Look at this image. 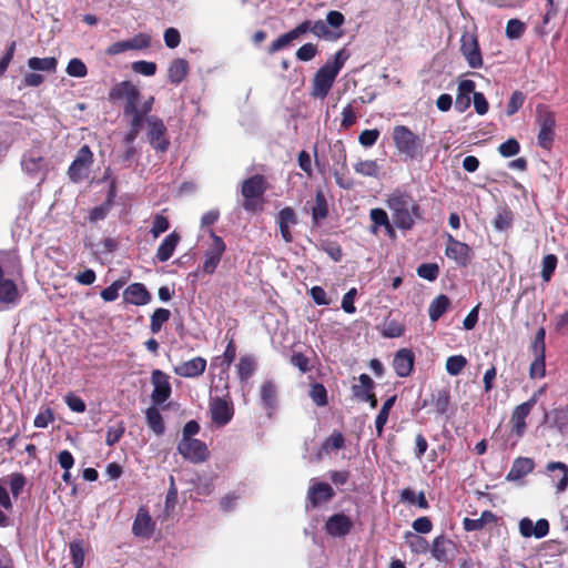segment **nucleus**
Segmentation results:
<instances>
[{"label": "nucleus", "instance_id": "nucleus-1", "mask_svg": "<svg viewBox=\"0 0 568 568\" xmlns=\"http://www.w3.org/2000/svg\"><path fill=\"white\" fill-rule=\"evenodd\" d=\"M386 205L393 213L395 226L399 230L409 231L414 227L416 221L424 219L420 205L405 190L395 189L389 193Z\"/></svg>", "mask_w": 568, "mask_h": 568}, {"label": "nucleus", "instance_id": "nucleus-2", "mask_svg": "<svg viewBox=\"0 0 568 568\" xmlns=\"http://www.w3.org/2000/svg\"><path fill=\"white\" fill-rule=\"evenodd\" d=\"M348 57V52L341 49L335 53L333 61H327L316 71L312 82L311 94L313 98L324 99L327 97Z\"/></svg>", "mask_w": 568, "mask_h": 568}, {"label": "nucleus", "instance_id": "nucleus-3", "mask_svg": "<svg viewBox=\"0 0 568 568\" xmlns=\"http://www.w3.org/2000/svg\"><path fill=\"white\" fill-rule=\"evenodd\" d=\"M268 187V182L262 174H254L245 179L241 186L243 210L254 214L262 212L265 204L264 194Z\"/></svg>", "mask_w": 568, "mask_h": 568}, {"label": "nucleus", "instance_id": "nucleus-4", "mask_svg": "<svg viewBox=\"0 0 568 568\" xmlns=\"http://www.w3.org/2000/svg\"><path fill=\"white\" fill-rule=\"evenodd\" d=\"M536 124L538 125L537 143L538 145L550 151L556 136V114L546 104L536 106Z\"/></svg>", "mask_w": 568, "mask_h": 568}, {"label": "nucleus", "instance_id": "nucleus-5", "mask_svg": "<svg viewBox=\"0 0 568 568\" xmlns=\"http://www.w3.org/2000/svg\"><path fill=\"white\" fill-rule=\"evenodd\" d=\"M142 98L141 91L133 82L125 80L115 83L109 91L111 102L123 101V115L131 116L136 112V104Z\"/></svg>", "mask_w": 568, "mask_h": 568}, {"label": "nucleus", "instance_id": "nucleus-6", "mask_svg": "<svg viewBox=\"0 0 568 568\" xmlns=\"http://www.w3.org/2000/svg\"><path fill=\"white\" fill-rule=\"evenodd\" d=\"M393 141L400 154L416 159L423 150V140L406 125H396L393 129Z\"/></svg>", "mask_w": 568, "mask_h": 568}, {"label": "nucleus", "instance_id": "nucleus-7", "mask_svg": "<svg viewBox=\"0 0 568 568\" xmlns=\"http://www.w3.org/2000/svg\"><path fill=\"white\" fill-rule=\"evenodd\" d=\"M328 152L334 165L341 168V170H333L335 183L341 189L351 190L354 186V182L345 179V173L347 172V152L344 142L342 140H337L329 144Z\"/></svg>", "mask_w": 568, "mask_h": 568}, {"label": "nucleus", "instance_id": "nucleus-8", "mask_svg": "<svg viewBox=\"0 0 568 568\" xmlns=\"http://www.w3.org/2000/svg\"><path fill=\"white\" fill-rule=\"evenodd\" d=\"M541 392L542 389L534 393L528 400L514 407L509 418V426L511 434L517 438H521L525 435L527 430L526 419L536 406Z\"/></svg>", "mask_w": 568, "mask_h": 568}, {"label": "nucleus", "instance_id": "nucleus-9", "mask_svg": "<svg viewBox=\"0 0 568 568\" xmlns=\"http://www.w3.org/2000/svg\"><path fill=\"white\" fill-rule=\"evenodd\" d=\"M459 50L469 68L480 69L484 65L479 40L475 31L463 32Z\"/></svg>", "mask_w": 568, "mask_h": 568}, {"label": "nucleus", "instance_id": "nucleus-10", "mask_svg": "<svg viewBox=\"0 0 568 568\" xmlns=\"http://www.w3.org/2000/svg\"><path fill=\"white\" fill-rule=\"evenodd\" d=\"M92 164L93 153L89 145L84 144L79 149L75 159L68 169V176L70 181L78 183L87 179Z\"/></svg>", "mask_w": 568, "mask_h": 568}, {"label": "nucleus", "instance_id": "nucleus-11", "mask_svg": "<svg viewBox=\"0 0 568 568\" xmlns=\"http://www.w3.org/2000/svg\"><path fill=\"white\" fill-rule=\"evenodd\" d=\"M148 123V139L151 146L160 152L168 151L170 141L166 138V126L162 119L151 115L146 118Z\"/></svg>", "mask_w": 568, "mask_h": 568}, {"label": "nucleus", "instance_id": "nucleus-12", "mask_svg": "<svg viewBox=\"0 0 568 568\" xmlns=\"http://www.w3.org/2000/svg\"><path fill=\"white\" fill-rule=\"evenodd\" d=\"M178 452L187 460L199 464L209 458V449L200 439H181L178 444Z\"/></svg>", "mask_w": 568, "mask_h": 568}, {"label": "nucleus", "instance_id": "nucleus-13", "mask_svg": "<svg viewBox=\"0 0 568 568\" xmlns=\"http://www.w3.org/2000/svg\"><path fill=\"white\" fill-rule=\"evenodd\" d=\"M471 248L468 244L456 240L452 234H446L445 255L455 261L458 266H467L471 260Z\"/></svg>", "mask_w": 568, "mask_h": 568}, {"label": "nucleus", "instance_id": "nucleus-14", "mask_svg": "<svg viewBox=\"0 0 568 568\" xmlns=\"http://www.w3.org/2000/svg\"><path fill=\"white\" fill-rule=\"evenodd\" d=\"M212 244L204 254V262L202 270L205 274H213L219 266L222 255L226 250L223 239L215 234L214 231L210 232Z\"/></svg>", "mask_w": 568, "mask_h": 568}, {"label": "nucleus", "instance_id": "nucleus-15", "mask_svg": "<svg viewBox=\"0 0 568 568\" xmlns=\"http://www.w3.org/2000/svg\"><path fill=\"white\" fill-rule=\"evenodd\" d=\"M210 413L212 422L217 426L229 424L234 415V406L226 397H215L210 400Z\"/></svg>", "mask_w": 568, "mask_h": 568}, {"label": "nucleus", "instance_id": "nucleus-16", "mask_svg": "<svg viewBox=\"0 0 568 568\" xmlns=\"http://www.w3.org/2000/svg\"><path fill=\"white\" fill-rule=\"evenodd\" d=\"M354 528L352 518L344 513H336L329 516L324 525L325 532L333 538L347 536Z\"/></svg>", "mask_w": 568, "mask_h": 568}, {"label": "nucleus", "instance_id": "nucleus-17", "mask_svg": "<svg viewBox=\"0 0 568 568\" xmlns=\"http://www.w3.org/2000/svg\"><path fill=\"white\" fill-rule=\"evenodd\" d=\"M151 382L153 385L151 394L152 403L154 405H161L170 398L172 393L169 376L160 369H154L151 375Z\"/></svg>", "mask_w": 568, "mask_h": 568}, {"label": "nucleus", "instance_id": "nucleus-18", "mask_svg": "<svg viewBox=\"0 0 568 568\" xmlns=\"http://www.w3.org/2000/svg\"><path fill=\"white\" fill-rule=\"evenodd\" d=\"M335 497L332 486L324 481L313 483L306 495V500L312 508H317L323 504L331 501Z\"/></svg>", "mask_w": 568, "mask_h": 568}, {"label": "nucleus", "instance_id": "nucleus-19", "mask_svg": "<svg viewBox=\"0 0 568 568\" xmlns=\"http://www.w3.org/2000/svg\"><path fill=\"white\" fill-rule=\"evenodd\" d=\"M415 364V354L410 348H400L393 358V368L398 377H408Z\"/></svg>", "mask_w": 568, "mask_h": 568}, {"label": "nucleus", "instance_id": "nucleus-20", "mask_svg": "<svg viewBox=\"0 0 568 568\" xmlns=\"http://www.w3.org/2000/svg\"><path fill=\"white\" fill-rule=\"evenodd\" d=\"M297 222V215L291 206H285L277 213L276 223L285 243H292L294 241L291 226L296 225Z\"/></svg>", "mask_w": 568, "mask_h": 568}, {"label": "nucleus", "instance_id": "nucleus-21", "mask_svg": "<svg viewBox=\"0 0 568 568\" xmlns=\"http://www.w3.org/2000/svg\"><path fill=\"white\" fill-rule=\"evenodd\" d=\"M151 294L142 283H132L123 291V300L128 304L142 306L151 302Z\"/></svg>", "mask_w": 568, "mask_h": 568}, {"label": "nucleus", "instance_id": "nucleus-22", "mask_svg": "<svg viewBox=\"0 0 568 568\" xmlns=\"http://www.w3.org/2000/svg\"><path fill=\"white\" fill-rule=\"evenodd\" d=\"M455 550V542L444 535L437 536L433 539L430 546L432 556L440 562H448L452 559L453 551Z\"/></svg>", "mask_w": 568, "mask_h": 568}, {"label": "nucleus", "instance_id": "nucleus-23", "mask_svg": "<svg viewBox=\"0 0 568 568\" xmlns=\"http://www.w3.org/2000/svg\"><path fill=\"white\" fill-rule=\"evenodd\" d=\"M154 526L155 524L149 511L143 507L139 508L132 525L133 534L138 537L150 538L154 531Z\"/></svg>", "mask_w": 568, "mask_h": 568}, {"label": "nucleus", "instance_id": "nucleus-24", "mask_svg": "<svg viewBox=\"0 0 568 568\" xmlns=\"http://www.w3.org/2000/svg\"><path fill=\"white\" fill-rule=\"evenodd\" d=\"M206 368V359L196 356L174 367V373L181 377L194 378L201 376Z\"/></svg>", "mask_w": 568, "mask_h": 568}, {"label": "nucleus", "instance_id": "nucleus-25", "mask_svg": "<svg viewBox=\"0 0 568 568\" xmlns=\"http://www.w3.org/2000/svg\"><path fill=\"white\" fill-rule=\"evenodd\" d=\"M476 83L473 80H460L457 85L455 109L459 113L467 111L471 104L470 94L474 93Z\"/></svg>", "mask_w": 568, "mask_h": 568}, {"label": "nucleus", "instance_id": "nucleus-26", "mask_svg": "<svg viewBox=\"0 0 568 568\" xmlns=\"http://www.w3.org/2000/svg\"><path fill=\"white\" fill-rule=\"evenodd\" d=\"M180 241L181 235L176 231H173L166 235L155 252V258L161 263L169 261L173 256V253Z\"/></svg>", "mask_w": 568, "mask_h": 568}, {"label": "nucleus", "instance_id": "nucleus-27", "mask_svg": "<svg viewBox=\"0 0 568 568\" xmlns=\"http://www.w3.org/2000/svg\"><path fill=\"white\" fill-rule=\"evenodd\" d=\"M535 468V463L531 458L528 457H517L513 462L511 468L506 476V480L508 481H517L525 477L526 475L532 473Z\"/></svg>", "mask_w": 568, "mask_h": 568}, {"label": "nucleus", "instance_id": "nucleus-28", "mask_svg": "<svg viewBox=\"0 0 568 568\" xmlns=\"http://www.w3.org/2000/svg\"><path fill=\"white\" fill-rule=\"evenodd\" d=\"M190 71L189 62L183 58H176L174 59L168 69V79L169 82L172 84H180L182 83Z\"/></svg>", "mask_w": 568, "mask_h": 568}, {"label": "nucleus", "instance_id": "nucleus-29", "mask_svg": "<svg viewBox=\"0 0 568 568\" xmlns=\"http://www.w3.org/2000/svg\"><path fill=\"white\" fill-rule=\"evenodd\" d=\"M21 165L28 174L34 175L45 166V160L39 152L31 150L23 154Z\"/></svg>", "mask_w": 568, "mask_h": 568}, {"label": "nucleus", "instance_id": "nucleus-30", "mask_svg": "<svg viewBox=\"0 0 568 568\" xmlns=\"http://www.w3.org/2000/svg\"><path fill=\"white\" fill-rule=\"evenodd\" d=\"M328 216V205L326 197L322 191H317L315 195V204L312 206V222L314 225L320 223Z\"/></svg>", "mask_w": 568, "mask_h": 568}, {"label": "nucleus", "instance_id": "nucleus-31", "mask_svg": "<svg viewBox=\"0 0 568 568\" xmlns=\"http://www.w3.org/2000/svg\"><path fill=\"white\" fill-rule=\"evenodd\" d=\"M399 501L406 503L408 505H416L420 509H428L429 503L425 496L424 491H419L416 494L412 488L407 487L400 490L399 493Z\"/></svg>", "mask_w": 568, "mask_h": 568}, {"label": "nucleus", "instance_id": "nucleus-32", "mask_svg": "<svg viewBox=\"0 0 568 568\" xmlns=\"http://www.w3.org/2000/svg\"><path fill=\"white\" fill-rule=\"evenodd\" d=\"M88 545L82 538L73 539L69 544L71 562L74 568H82Z\"/></svg>", "mask_w": 568, "mask_h": 568}, {"label": "nucleus", "instance_id": "nucleus-33", "mask_svg": "<svg viewBox=\"0 0 568 568\" xmlns=\"http://www.w3.org/2000/svg\"><path fill=\"white\" fill-rule=\"evenodd\" d=\"M256 371L255 358L251 355L240 357L236 365L237 376L241 383H246Z\"/></svg>", "mask_w": 568, "mask_h": 568}, {"label": "nucleus", "instance_id": "nucleus-34", "mask_svg": "<svg viewBox=\"0 0 568 568\" xmlns=\"http://www.w3.org/2000/svg\"><path fill=\"white\" fill-rule=\"evenodd\" d=\"M450 300L448 296L440 294L429 304L428 315L432 322L438 321L449 308Z\"/></svg>", "mask_w": 568, "mask_h": 568}, {"label": "nucleus", "instance_id": "nucleus-35", "mask_svg": "<svg viewBox=\"0 0 568 568\" xmlns=\"http://www.w3.org/2000/svg\"><path fill=\"white\" fill-rule=\"evenodd\" d=\"M357 379L359 384H353L351 389L353 396L362 400L375 389V383L367 374H361Z\"/></svg>", "mask_w": 568, "mask_h": 568}, {"label": "nucleus", "instance_id": "nucleus-36", "mask_svg": "<svg viewBox=\"0 0 568 568\" xmlns=\"http://www.w3.org/2000/svg\"><path fill=\"white\" fill-rule=\"evenodd\" d=\"M396 398V395H393L389 398H387L382 405V408L375 418V428L378 437L383 436L384 427L388 420L389 412L393 408Z\"/></svg>", "mask_w": 568, "mask_h": 568}, {"label": "nucleus", "instance_id": "nucleus-37", "mask_svg": "<svg viewBox=\"0 0 568 568\" xmlns=\"http://www.w3.org/2000/svg\"><path fill=\"white\" fill-rule=\"evenodd\" d=\"M514 213L508 206L499 207L493 220V226L496 231H507L513 226Z\"/></svg>", "mask_w": 568, "mask_h": 568}, {"label": "nucleus", "instance_id": "nucleus-38", "mask_svg": "<svg viewBox=\"0 0 568 568\" xmlns=\"http://www.w3.org/2000/svg\"><path fill=\"white\" fill-rule=\"evenodd\" d=\"M28 67L33 71L54 73L57 71L58 60L54 57H32L28 60Z\"/></svg>", "mask_w": 568, "mask_h": 568}, {"label": "nucleus", "instance_id": "nucleus-39", "mask_svg": "<svg viewBox=\"0 0 568 568\" xmlns=\"http://www.w3.org/2000/svg\"><path fill=\"white\" fill-rule=\"evenodd\" d=\"M146 423L150 429H152L156 435H162L165 430V425L163 417L160 410L151 406L145 412Z\"/></svg>", "mask_w": 568, "mask_h": 568}, {"label": "nucleus", "instance_id": "nucleus-40", "mask_svg": "<svg viewBox=\"0 0 568 568\" xmlns=\"http://www.w3.org/2000/svg\"><path fill=\"white\" fill-rule=\"evenodd\" d=\"M379 170L376 160H359L354 164V171L365 178H378Z\"/></svg>", "mask_w": 568, "mask_h": 568}, {"label": "nucleus", "instance_id": "nucleus-41", "mask_svg": "<svg viewBox=\"0 0 568 568\" xmlns=\"http://www.w3.org/2000/svg\"><path fill=\"white\" fill-rule=\"evenodd\" d=\"M170 316L171 312L168 308H156L150 317L151 333L158 334L162 329L163 324H165L170 320Z\"/></svg>", "mask_w": 568, "mask_h": 568}, {"label": "nucleus", "instance_id": "nucleus-42", "mask_svg": "<svg viewBox=\"0 0 568 568\" xmlns=\"http://www.w3.org/2000/svg\"><path fill=\"white\" fill-rule=\"evenodd\" d=\"M277 390L272 382L263 383L261 387V400L265 408L273 409L276 406Z\"/></svg>", "mask_w": 568, "mask_h": 568}, {"label": "nucleus", "instance_id": "nucleus-43", "mask_svg": "<svg viewBox=\"0 0 568 568\" xmlns=\"http://www.w3.org/2000/svg\"><path fill=\"white\" fill-rule=\"evenodd\" d=\"M405 540L406 544L409 546L410 550L415 554H425L429 549L428 541L424 537L416 535L412 531H407L405 534Z\"/></svg>", "mask_w": 568, "mask_h": 568}, {"label": "nucleus", "instance_id": "nucleus-44", "mask_svg": "<svg viewBox=\"0 0 568 568\" xmlns=\"http://www.w3.org/2000/svg\"><path fill=\"white\" fill-rule=\"evenodd\" d=\"M450 402L449 390L446 388L438 389L432 396V403L437 414L443 415L447 412Z\"/></svg>", "mask_w": 568, "mask_h": 568}, {"label": "nucleus", "instance_id": "nucleus-45", "mask_svg": "<svg viewBox=\"0 0 568 568\" xmlns=\"http://www.w3.org/2000/svg\"><path fill=\"white\" fill-rule=\"evenodd\" d=\"M369 217L373 223L369 227V232L375 235L378 233L379 227L388 225L389 222V217L386 211L379 207L372 209L369 212Z\"/></svg>", "mask_w": 568, "mask_h": 568}, {"label": "nucleus", "instance_id": "nucleus-46", "mask_svg": "<svg viewBox=\"0 0 568 568\" xmlns=\"http://www.w3.org/2000/svg\"><path fill=\"white\" fill-rule=\"evenodd\" d=\"M308 395L318 407H324L328 404L327 389L322 383L316 382L311 384Z\"/></svg>", "mask_w": 568, "mask_h": 568}, {"label": "nucleus", "instance_id": "nucleus-47", "mask_svg": "<svg viewBox=\"0 0 568 568\" xmlns=\"http://www.w3.org/2000/svg\"><path fill=\"white\" fill-rule=\"evenodd\" d=\"M548 471L560 470L562 473L561 478L557 483V491L561 493L566 490L568 486V466L562 462H550L547 464Z\"/></svg>", "mask_w": 568, "mask_h": 568}, {"label": "nucleus", "instance_id": "nucleus-48", "mask_svg": "<svg viewBox=\"0 0 568 568\" xmlns=\"http://www.w3.org/2000/svg\"><path fill=\"white\" fill-rule=\"evenodd\" d=\"M126 118L129 119V130L125 133L124 141L131 145L140 134L144 122L139 115Z\"/></svg>", "mask_w": 568, "mask_h": 568}, {"label": "nucleus", "instance_id": "nucleus-49", "mask_svg": "<svg viewBox=\"0 0 568 568\" xmlns=\"http://www.w3.org/2000/svg\"><path fill=\"white\" fill-rule=\"evenodd\" d=\"M467 365V359L463 355H453L446 359V371L452 376L459 375Z\"/></svg>", "mask_w": 568, "mask_h": 568}, {"label": "nucleus", "instance_id": "nucleus-50", "mask_svg": "<svg viewBox=\"0 0 568 568\" xmlns=\"http://www.w3.org/2000/svg\"><path fill=\"white\" fill-rule=\"evenodd\" d=\"M527 27L526 23L519 19H510L506 24V37L510 40L519 39L524 36Z\"/></svg>", "mask_w": 568, "mask_h": 568}, {"label": "nucleus", "instance_id": "nucleus-51", "mask_svg": "<svg viewBox=\"0 0 568 568\" xmlns=\"http://www.w3.org/2000/svg\"><path fill=\"white\" fill-rule=\"evenodd\" d=\"M345 446V438L341 432H333L322 444V450L329 453L331 450H339Z\"/></svg>", "mask_w": 568, "mask_h": 568}, {"label": "nucleus", "instance_id": "nucleus-52", "mask_svg": "<svg viewBox=\"0 0 568 568\" xmlns=\"http://www.w3.org/2000/svg\"><path fill=\"white\" fill-rule=\"evenodd\" d=\"M416 272L419 277L434 282L439 275V266L436 263H423L417 267Z\"/></svg>", "mask_w": 568, "mask_h": 568}, {"label": "nucleus", "instance_id": "nucleus-53", "mask_svg": "<svg viewBox=\"0 0 568 568\" xmlns=\"http://www.w3.org/2000/svg\"><path fill=\"white\" fill-rule=\"evenodd\" d=\"M170 229V221L168 216L163 214H155L152 221V227L150 230L152 236L158 239L161 234Z\"/></svg>", "mask_w": 568, "mask_h": 568}, {"label": "nucleus", "instance_id": "nucleus-54", "mask_svg": "<svg viewBox=\"0 0 568 568\" xmlns=\"http://www.w3.org/2000/svg\"><path fill=\"white\" fill-rule=\"evenodd\" d=\"M558 258L555 254H547L542 258L541 277L545 282H549L557 267Z\"/></svg>", "mask_w": 568, "mask_h": 568}, {"label": "nucleus", "instance_id": "nucleus-55", "mask_svg": "<svg viewBox=\"0 0 568 568\" xmlns=\"http://www.w3.org/2000/svg\"><path fill=\"white\" fill-rule=\"evenodd\" d=\"M125 432V426L123 422H119L116 425L109 426L105 436V444L108 446H114L120 442L123 434Z\"/></svg>", "mask_w": 568, "mask_h": 568}, {"label": "nucleus", "instance_id": "nucleus-56", "mask_svg": "<svg viewBox=\"0 0 568 568\" xmlns=\"http://www.w3.org/2000/svg\"><path fill=\"white\" fill-rule=\"evenodd\" d=\"M312 33L320 39L327 40L336 39L337 37H339V34H335L333 31H331L326 22L323 20L313 21Z\"/></svg>", "mask_w": 568, "mask_h": 568}, {"label": "nucleus", "instance_id": "nucleus-57", "mask_svg": "<svg viewBox=\"0 0 568 568\" xmlns=\"http://www.w3.org/2000/svg\"><path fill=\"white\" fill-rule=\"evenodd\" d=\"M525 101L526 95L524 92L518 90L514 91L507 104L506 114L511 116L517 113L523 108Z\"/></svg>", "mask_w": 568, "mask_h": 568}, {"label": "nucleus", "instance_id": "nucleus-58", "mask_svg": "<svg viewBox=\"0 0 568 568\" xmlns=\"http://www.w3.org/2000/svg\"><path fill=\"white\" fill-rule=\"evenodd\" d=\"M27 484V478L22 473H12L9 475V486L11 494L18 498Z\"/></svg>", "mask_w": 568, "mask_h": 568}, {"label": "nucleus", "instance_id": "nucleus-59", "mask_svg": "<svg viewBox=\"0 0 568 568\" xmlns=\"http://www.w3.org/2000/svg\"><path fill=\"white\" fill-rule=\"evenodd\" d=\"M65 71L70 77L74 78H83L88 74V68L85 63L78 58H73L69 61Z\"/></svg>", "mask_w": 568, "mask_h": 568}, {"label": "nucleus", "instance_id": "nucleus-60", "mask_svg": "<svg viewBox=\"0 0 568 568\" xmlns=\"http://www.w3.org/2000/svg\"><path fill=\"white\" fill-rule=\"evenodd\" d=\"M294 40H295V38L292 36V32L288 31L284 34L280 36L276 40H274L270 44V47L267 48V53L274 54L275 52L281 51V50L285 49L286 47H288Z\"/></svg>", "mask_w": 568, "mask_h": 568}, {"label": "nucleus", "instance_id": "nucleus-61", "mask_svg": "<svg viewBox=\"0 0 568 568\" xmlns=\"http://www.w3.org/2000/svg\"><path fill=\"white\" fill-rule=\"evenodd\" d=\"M545 336L546 331L544 327H540L530 345V349L535 356H546Z\"/></svg>", "mask_w": 568, "mask_h": 568}, {"label": "nucleus", "instance_id": "nucleus-62", "mask_svg": "<svg viewBox=\"0 0 568 568\" xmlns=\"http://www.w3.org/2000/svg\"><path fill=\"white\" fill-rule=\"evenodd\" d=\"M519 151H520V144L514 138L508 139L507 141L503 142L498 146V152L504 158L515 156L519 153Z\"/></svg>", "mask_w": 568, "mask_h": 568}, {"label": "nucleus", "instance_id": "nucleus-63", "mask_svg": "<svg viewBox=\"0 0 568 568\" xmlns=\"http://www.w3.org/2000/svg\"><path fill=\"white\" fill-rule=\"evenodd\" d=\"M124 282L121 280L114 281L111 285L100 292V296L104 302H113L119 297V291L123 287Z\"/></svg>", "mask_w": 568, "mask_h": 568}, {"label": "nucleus", "instance_id": "nucleus-64", "mask_svg": "<svg viewBox=\"0 0 568 568\" xmlns=\"http://www.w3.org/2000/svg\"><path fill=\"white\" fill-rule=\"evenodd\" d=\"M318 53L317 45L314 43H304L295 53L296 59L303 62L313 60Z\"/></svg>", "mask_w": 568, "mask_h": 568}]
</instances>
